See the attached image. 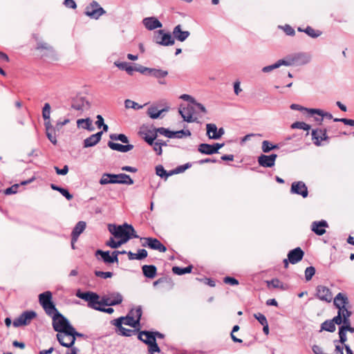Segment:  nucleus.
I'll return each instance as SVG.
<instances>
[{
    "label": "nucleus",
    "instance_id": "23",
    "mask_svg": "<svg viewBox=\"0 0 354 354\" xmlns=\"http://www.w3.org/2000/svg\"><path fill=\"white\" fill-rule=\"evenodd\" d=\"M328 227V223L326 221H315L311 225V230L316 234L321 236L325 234V228Z\"/></svg>",
    "mask_w": 354,
    "mask_h": 354
},
{
    "label": "nucleus",
    "instance_id": "54",
    "mask_svg": "<svg viewBox=\"0 0 354 354\" xmlns=\"http://www.w3.org/2000/svg\"><path fill=\"white\" fill-rule=\"evenodd\" d=\"M110 138L113 140H120L122 143L127 144L129 142L128 138L122 133L120 134H112L110 136Z\"/></svg>",
    "mask_w": 354,
    "mask_h": 354
},
{
    "label": "nucleus",
    "instance_id": "5",
    "mask_svg": "<svg viewBox=\"0 0 354 354\" xmlns=\"http://www.w3.org/2000/svg\"><path fill=\"white\" fill-rule=\"evenodd\" d=\"M39 301L47 315H53L56 311V308L52 301V293L46 291L39 295Z\"/></svg>",
    "mask_w": 354,
    "mask_h": 354
},
{
    "label": "nucleus",
    "instance_id": "51",
    "mask_svg": "<svg viewBox=\"0 0 354 354\" xmlns=\"http://www.w3.org/2000/svg\"><path fill=\"white\" fill-rule=\"evenodd\" d=\"M348 331L347 327H340L339 330V340L338 341L342 344H345L347 340L346 332Z\"/></svg>",
    "mask_w": 354,
    "mask_h": 354
},
{
    "label": "nucleus",
    "instance_id": "12",
    "mask_svg": "<svg viewBox=\"0 0 354 354\" xmlns=\"http://www.w3.org/2000/svg\"><path fill=\"white\" fill-rule=\"evenodd\" d=\"M316 297L321 301L330 303L333 300V294L326 286L319 285L316 288Z\"/></svg>",
    "mask_w": 354,
    "mask_h": 354
},
{
    "label": "nucleus",
    "instance_id": "64",
    "mask_svg": "<svg viewBox=\"0 0 354 354\" xmlns=\"http://www.w3.org/2000/svg\"><path fill=\"white\" fill-rule=\"evenodd\" d=\"M18 188H19L18 184L13 185L12 186L5 189L4 194L6 195L16 194L18 191Z\"/></svg>",
    "mask_w": 354,
    "mask_h": 354
},
{
    "label": "nucleus",
    "instance_id": "42",
    "mask_svg": "<svg viewBox=\"0 0 354 354\" xmlns=\"http://www.w3.org/2000/svg\"><path fill=\"white\" fill-rule=\"evenodd\" d=\"M115 65L120 69L127 71L129 75L135 71V68L127 62H115Z\"/></svg>",
    "mask_w": 354,
    "mask_h": 354
},
{
    "label": "nucleus",
    "instance_id": "32",
    "mask_svg": "<svg viewBox=\"0 0 354 354\" xmlns=\"http://www.w3.org/2000/svg\"><path fill=\"white\" fill-rule=\"evenodd\" d=\"M138 338L147 345L152 343L153 342H155L156 340V336L153 335V333L149 331L140 332Z\"/></svg>",
    "mask_w": 354,
    "mask_h": 354
},
{
    "label": "nucleus",
    "instance_id": "40",
    "mask_svg": "<svg viewBox=\"0 0 354 354\" xmlns=\"http://www.w3.org/2000/svg\"><path fill=\"white\" fill-rule=\"evenodd\" d=\"M266 283L268 287L272 286L273 288H280L281 290H285L286 288V285L278 279H273L270 281H267Z\"/></svg>",
    "mask_w": 354,
    "mask_h": 354
},
{
    "label": "nucleus",
    "instance_id": "14",
    "mask_svg": "<svg viewBox=\"0 0 354 354\" xmlns=\"http://www.w3.org/2000/svg\"><path fill=\"white\" fill-rule=\"evenodd\" d=\"M290 192L292 194H295L298 195H301L303 198H306L308 196V188L306 186L305 183L302 181H297L292 183Z\"/></svg>",
    "mask_w": 354,
    "mask_h": 354
},
{
    "label": "nucleus",
    "instance_id": "8",
    "mask_svg": "<svg viewBox=\"0 0 354 354\" xmlns=\"http://www.w3.org/2000/svg\"><path fill=\"white\" fill-rule=\"evenodd\" d=\"M200 109L193 104H189L185 107L179 109V113L183 120L187 122H194L197 121V117L195 115L197 111Z\"/></svg>",
    "mask_w": 354,
    "mask_h": 354
},
{
    "label": "nucleus",
    "instance_id": "35",
    "mask_svg": "<svg viewBox=\"0 0 354 354\" xmlns=\"http://www.w3.org/2000/svg\"><path fill=\"white\" fill-rule=\"evenodd\" d=\"M85 228L86 223L84 221H79L77 223L72 232V236H73L74 241H77L79 236L83 232Z\"/></svg>",
    "mask_w": 354,
    "mask_h": 354
},
{
    "label": "nucleus",
    "instance_id": "60",
    "mask_svg": "<svg viewBox=\"0 0 354 354\" xmlns=\"http://www.w3.org/2000/svg\"><path fill=\"white\" fill-rule=\"evenodd\" d=\"M254 317L259 321V322L262 325H266L268 324L267 319L265 315L259 313L254 315Z\"/></svg>",
    "mask_w": 354,
    "mask_h": 354
},
{
    "label": "nucleus",
    "instance_id": "46",
    "mask_svg": "<svg viewBox=\"0 0 354 354\" xmlns=\"http://www.w3.org/2000/svg\"><path fill=\"white\" fill-rule=\"evenodd\" d=\"M322 329L328 332H334L335 330V325L332 320H327L322 323Z\"/></svg>",
    "mask_w": 354,
    "mask_h": 354
},
{
    "label": "nucleus",
    "instance_id": "20",
    "mask_svg": "<svg viewBox=\"0 0 354 354\" xmlns=\"http://www.w3.org/2000/svg\"><path fill=\"white\" fill-rule=\"evenodd\" d=\"M304 254V253L300 248H296L288 252V261L292 264H295L302 259Z\"/></svg>",
    "mask_w": 354,
    "mask_h": 354
},
{
    "label": "nucleus",
    "instance_id": "44",
    "mask_svg": "<svg viewBox=\"0 0 354 354\" xmlns=\"http://www.w3.org/2000/svg\"><path fill=\"white\" fill-rule=\"evenodd\" d=\"M192 266H189L186 268H180V267L175 266V267H173V268H172L173 272L178 275H182L184 274L189 273L192 272Z\"/></svg>",
    "mask_w": 354,
    "mask_h": 354
},
{
    "label": "nucleus",
    "instance_id": "31",
    "mask_svg": "<svg viewBox=\"0 0 354 354\" xmlns=\"http://www.w3.org/2000/svg\"><path fill=\"white\" fill-rule=\"evenodd\" d=\"M169 109V106H166L160 110H158L156 106H151L148 109L147 114L151 119H157L160 117L163 112H167Z\"/></svg>",
    "mask_w": 354,
    "mask_h": 354
},
{
    "label": "nucleus",
    "instance_id": "18",
    "mask_svg": "<svg viewBox=\"0 0 354 354\" xmlns=\"http://www.w3.org/2000/svg\"><path fill=\"white\" fill-rule=\"evenodd\" d=\"M277 154L261 155L258 158L259 164L263 167H272L274 165L277 159Z\"/></svg>",
    "mask_w": 354,
    "mask_h": 354
},
{
    "label": "nucleus",
    "instance_id": "52",
    "mask_svg": "<svg viewBox=\"0 0 354 354\" xmlns=\"http://www.w3.org/2000/svg\"><path fill=\"white\" fill-rule=\"evenodd\" d=\"M291 128L308 131L310 129V126L304 122H295L291 124Z\"/></svg>",
    "mask_w": 354,
    "mask_h": 354
},
{
    "label": "nucleus",
    "instance_id": "13",
    "mask_svg": "<svg viewBox=\"0 0 354 354\" xmlns=\"http://www.w3.org/2000/svg\"><path fill=\"white\" fill-rule=\"evenodd\" d=\"M122 296L118 292H113L102 297V303L105 306H115L122 301Z\"/></svg>",
    "mask_w": 354,
    "mask_h": 354
},
{
    "label": "nucleus",
    "instance_id": "2",
    "mask_svg": "<svg viewBox=\"0 0 354 354\" xmlns=\"http://www.w3.org/2000/svg\"><path fill=\"white\" fill-rule=\"evenodd\" d=\"M76 336H82L74 328H70V330L57 333V339L59 344L66 348H71L75 342Z\"/></svg>",
    "mask_w": 354,
    "mask_h": 354
},
{
    "label": "nucleus",
    "instance_id": "22",
    "mask_svg": "<svg viewBox=\"0 0 354 354\" xmlns=\"http://www.w3.org/2000/svg\"><path fill=\"white\" fill-rule=\"evenodd\" d=\"M122 324L128 325L133 328H136L139 325L138 319H133L129 314L125 317H120L115 320V325L117 327H120V325Z\"/></svg>",
    "mask_w": 354,
    "mask_h": 354
},
{
    "label": "nucleus",
    "instance_id": "10",
    "mask_svg": "<svg viewBox=\"0 0 354 354\" xmlns=\"http://www.w3.org/2000/svg\"><path fill=\"white\" fill-rule=\"evenodd\" d=\"M105 13L104 10L97 3L93 1L86 8L85 14L92 19H98Z\"/></svg>",
    "mask_w": 354,
    "mask_h": 354
},
{
    "label": "nucleus",
    "instance_id": "19",
    "mask_svg": "<svg viewBox=\"0 0 354 354\" xmlns=\"http://www.w3.org/2000/svg\"><path fill=\"white\" fill-rule=\"evenodd\" d=\"M142 24L149 30H153L156 28H162V23L156 17H150L143 19Z\"/></svg>",
    "mask_w": 354,
    "mask_h": 354
},
{
    "label": "nucleus",
    "instance_id": "9",
    "mask_svg": "<svg viewBox=\"0 0 354 354\" xmlns=\"http://www.w3.org/2000/svg\"><path fill=\"white\" fill-rule=\"evenodd\" d=\"M37 314L35 311L30 310L24 312L17 318L13 321V326L16 328L22 326L28 325L31 321L36 317Z\"/></svg>",
    "mask_w": 354,
    "mask_h": 354
},
{
    "label": "nucleus",
    "instance_id": "29",
    "mask_svg": "<svg viewBox=\"0 0 354 354\" xmlns=\"http://www.w3.org/2000/svg\"><path fill=\"white\" fill-rule=\"evenodd\" d=\"M108 146L112 150L118 151L120 152H127L133 149V145H132L128 144V145H123L116 143V142H113L111 141L108 142Z\"/></svg>",
    "mask_w": 354,
    "mask_h": 354
},
{
    "label": "nucleus",
    "instance_id": "55",
    "mask_svg": "<svg viewBox=\"0 0 354 354\" xmlns=\"http://www.w3.org/2000/svg\"><path fill=\"white\" fill-rule=\"evenodd\" d=\"M51 109L48 103H46L42 109V117L44 120L50 119Z\"/></svg>",
    "mask_w": 354,
    "mask_h": 354
},
{
    "label": "nucleus",
    "instance_id": "27",
    "mask_svg": "<svg viewBox=\"0 0 354 354\" xmlns=\"http://www.w3.org/2000/svg\"><path fill=\"white\" fill-rule=\"evenodd\" d=\"M89 102L84 97H77L73 103L72 107L80 111H83L89 108Z\"/></svg>",
    "mask_w": 354,
    "mask_h": 354
},
{
    "label": "nucleus",
    "instance_id": "38",
    "mask_svg": "<svg viewBox=\"0 0 354 354\" xmlns=\"http://www.w3.org/2000/svg\"><path fill=\"white\" fill-rule=\"evenodd\" d=\"M142 272L145 277L153 279L156 274V268L154 266L145 265L142 266Z\"/></svg>",
    "mask_w": 354,
    "mask_h": 354
},
{
    "label": "nucleus",
    "instance_id": "11",
    "mask_svg": "<svg viewBox=\"0 0 354 354\" xmlns=\"http://www.w3.org/2000/svg\"><path fill=\"white\" fill-rule=\"evenodd\" d=\"M206 134L209 139L218 140L225 133L223 128L218 129L216 125L213 123H208L206 124Z\"/></svg>",
    "mask_w": 354,
    "mask_h": 354
},
{
    "label": "nucleus",
    "instance_id": "24",
    "mask_svg": "<svg viewBox=\"0 0 354 354\" xmlns=\"http://www.w3.org/2000/svg\"><path fill=\"white\" fill-rule=\"evenodd\" d=\"M190 35L189 31L182 30L181 25H177L173 30V35L174 39H176L179 41H184Z\"/></svg>",
    "mask_w": 354,
    "mask_h": 354
},
{
    "label": "nucleus",
    "instance_id": "53",
    "mask_svg": "<svg viewBox=\"0 0 354 354\" xmlns=\"http://www.w3.org/2000/svg\"><path fill=\"white\" fill-rule=\"evenodd\" d=\"M156 132L160 133L161 135H163L167 138H174V131H169L167 129L160 127L156 129Z\"/></svg>",
    "mask_w": 354,
    "mask_h": 354
},
{
    "label": "nucleus",
    "instance_id": "4",
    "mask_svg": "<svg viewBox=\"0 0 354 354\" xmlns=\"http://www.w3.org/2000/svg\"><path fill=\"white\" fill-rule=\"evenodd\" d=\"M53 318V326L55 331L60 333L70 330V328H73L68 321V319L61 315L57 310L53 315H49Z\"/></svg>",
    "mask_w": 354,
    "mask_h": 354
},
{
    "label": "nucleus",
    "instance_id": "33",
    "mask_svg": "<svg viewBox=\"0 0 354 354\" xmlns=\"http://www.w3.org/2000/svg\"><path fill=\"white\" fill-rule=\"evenodd\" d=\"M77 125L78 128H81L83 129H86L89 131H92L94 130V127L93 126L92 120L88 118L86 119H79L77 120Z\"/></svg>",
    "mask_w": 354,
    "mask_h": 354
},
{
    "label": "nucleus",
    "instance_id": "25",
    "mask_svg": "<svg viewBox=\"0 0 354 354\" xmlns=\"http://www.w3.org/2000/svg\"><path fill=\"white\" fill-rule=\"evenodd\" d=\"M112 178L114 180L115 184H124L128 185L133 184V180L129 175L125 174H113Z\"/></svg>",
    "mask_w": 354,
    "mask_h": 354
},
{
    "label": "nucleus",
    "instance_id": "45",
    "mask_svg": "<svg viewBox=\"0 0 354 354\" xmlns=\"http://www.w3.org/2000/svg\"><path fill=\"white\" fill-rule=\"evenodd\" d=\"M278 148H279L278 145H272L270 142H269L268 140H264L262 142L261 149L264 153H268L271 150L276 149Z\"/></svg>",
    "mask_w": 354,
    "mask_h": 354
},
{
    "label": "nucleus",
    "instance_id": "6",
    "mask_svg": "<svg viewBox=\"0 0 354 354\" xmlns=\"http://www.w3.org/2000/svg\"><path fill=\"white\" fill-rule=\"evenodd\" d=\"M351 315V313L349 310H344L338 311L337 315L335 316L332 321L333 323L337 325H341V327H347L348 332L353 333L354 328L351 326V322L349 317Z\"/></svg>",
    "mask_w": 354,
    "mask_h": 354
},
{
    "label": "nucleus",
    "instance_id": "58",
    "mask_svg": "<svg viewBox=\"0 0 354 354\" xmlns=\"http://www.w3.org/2000/svg\"><path fill=\"white\" fill-rule=\"evenodd\" d=\"M315 274V269L313 266L306 268L305 270V278L306 281H310Z\"/></svg>",
    "mask_w": 354,
    "mask_h": 354
},
{
    "label": "nucleus",
    "instance_id": "7",
    "mask_svg": "<svg viewBox=\"0 0 354 354\" xmlns=\"http://www.w3.org/2000/svg\"><path fill=\"white\" fill-rule=\"evenodd\" d=\"M153 40L157 44L168 46L175 43V39L169 32H165L163 30L156 31L153 34Z\"/></svg>",
    "mask_w": 354,
    "mask_h": 354
},
{
    "label": "nucleus",
    "instance_id": "34",
    "mask_svg": "<svg viewBox=\"0 0 354 354\" xmlns=\"http://www.w3.org/2000/svg\"><path fill=\"white\" fill-rule=\"evenodd\" d=\"M180 98L183 100L189 102V104H194L196 107H198L200 109V111L203 112V113H206L207 111L205 107L202 104L196 102L194 98L192 97L191 95L187 94H183L180 96Z\"/></svg>",
    "mask_w": 354,
    "mask_h": 354
},
{
    "label": "nucleus",
    "instance_id": "41",
    "mask_svg": "<svg viewBox=\"0 0 354 354\" xmlns=\"http://www.w3.org/2000/svg\"><path fill=\"white\" fill-rule=\"evenodd\" d=\"M50 187L53 190L58 191L62 196H64L67 200L70 201L73 198V195L69 193V192L62 187H58L54 184L50 185Z\"/></svg>",
    "mask_w": 354,
    "mask_h": 354
},
{
    "label": "nucleus",
    "instance_id": "15",
    "mask_svg": "<svg viewBox=\"0 0 354 354\" xmlns=\"http://www.w3.org/2000/svg\"><path fill=\"white\" fill-rule=\"evenodd\" d=\"M144 240L145 241V243L143 244L144 246H148L153 250H156L161 252H165L167 250L166 247L157 239L145 238Z\"/></svg>",
    "mask_w": 354,
    "mask_h": 354
},
{
    "label": "nucleus",
    "instance_id": "1",
    "mask_svg": "<svg viewBox=\"0 0 354 354\" xmlns=\"http://www.w3.org/2000/svg\"><path fill=\"white\" fill-rule=\"evenodd\" d=\"M109 230L114 238H111L106 245L111 248H118L122 244L126 243L131 238H137L135 234L134 228L132 225L124 223L122 225H115L110 224Z\"/></svg>",
    "mask_w": 354,
    "mask_h": 354
},
{
    "label": "nucleus",
    "instance_id": "30",
    "mask_svg": "<svg viewBox=\"0 0 354 354\" xmlns=\"http://www.w3.org/2000/svg\"><path fill=\"white\" fill-rule=\"evenodd\" d=\"M37 49L41 51V56H53L55 50L53 48L46 43L39 44Z\"/></svg>",
    "mask_w": 354,
    "mask_h": 354
},
{
    "label": "nucleus",
    "instance_id": "50",
    "mask_svg": "<svg viewBox=\"0 0 354 354\" xmlns=\"http://www.w3.org/2000/svg\"><path fill=\"white\" fill-rule=\"evenodd\" d=\"M124 106L127 109H133L135 110L141 109L143 107V105H140L137 102L131 100H126L124 101Z\"/></svg>",
    "mask_w": 354,
    "mask_h": 354
},
{
    "label": "nucleus",
    "instance_id": "26",
    "mask_svg": "<svg viewBox=\"0 0 354 354\" xmlns=\"http://www.w3.org/2000/svg\"><path fill=\"white\" fill-rule=\"evenodd\" d=\"M103 131L97 132L91 135L84 140V147H91L97 145L101 140Z\"/></svg>",
    "mask_w": 354,
    "mask_h": 354
},
{
    "label": "nucleus",
    "instance_id": "49",
    "mask_svg": "<svg viewBox=\"0 0 354 354\" xmlns=\"http://www.w3.org/2000/svg\"><path fill=\"white\" fill-rule=\"evenodd\" d=\"M112 176H113V174H104L100 180V185H106L109 183L115 184L114 180L113 179Z\"/></svg>",
    "mask_w": 354,
    "mask_h": 354
},
{
    "label": "nucleus",
    "instance_id": "28",
    "mask_svg": "<svg viewBox=\"0 0 354 354\" xmlns=\"http://www.w3.org/2000/svg\"><path fill=\"white\" fill-rule=\"evenodd\" d=\"M293 63L297 65H304L310 62L311 56L306 53H297L292 55Z\"/></svg>",
    "mask_w": 354,
    "mask_h": 354
},
{
    "label": "nucleus",
    "instance_id": "43",
    "mask_svg": "<svg viewBox=\"0 0 354 354\" xmlns=\"http://www.w3.org/2000/svg\"><path fill=\"white\" fill-rule=\"evenodd\" d=\"M129 315L132 317L133 319H138V324L140 323V319L142 316V308L141 306H137L134 308H132L129 313Z\"/></svg>",
    "mask_w": 354,
    "mask_h": 354
},
{
    "label": "nucleus",
    "instance_id": "48",
    "mask_svg": "<svg viewBox=\"0 0 354 354\" xmlns=\"http://www.w3.org/2000/svg\"><path fill=\"white\" fill-rule=\"evenodd\" d=\"M150 74L156 78H162L167 75L168 73L166 71L160 69L151 68Z\"/></svg>",
    "mask_w": 354,
    "mask_h": 354
},
{
    "label": "nucleus",
    "instance_id": "59",
    "mask_svg": "<svg viewBox=\"0 0 354 354\" xmlns=\"http://www.w3.org/2000/svg\"><path fill=\"white\" fill-rule=\"evenodd\" d=\"M174 138H182L183 137H187L191 136V132L189 130H180L174 131Z\"/></svg>",
    "mask_w": 354,
    "mask_h": 354
},
{
    "label": "nucleus",
    "instance_id": "16",
    "mask_svg": "<svg viewBox=\"0 0 354 354\" xmlns=\"http://www.w3.org/2000/svg\"><path fill=\"white\" fill-rule=\"evenodd\" d=\"M333 301L334 305L338 308V311H342V310H348L347 308L348 301L347 297L345 295L341 292L338 293L334 298Z\"/></svg>",
    "mask_w": 354,
    "mask_h": 354
},
{
    "label": "nucleus",
    "instance_id": "39",
    "mask_svg": "<svg viewBox=\"0 0 354 354\" xmlns=\"http://www.w3.org/2000/svg\"><path fill=\"white\" fill-rule=\"evenodd\" d=\"M198 150L203 154L211 155L215 153L213 145L202 143L199 145Z\"/></svg>",
    "mask_w": 354,
    "mask_h": 354
},
{
    "label": "nucleus",
    "instance_id": "3",
    "mask_svg": "<svg viewBox=\"0 0 354 354\" xmlns=\"http://www.w3.org/2000/svg\"><path fill=\"white\" fill-rule=\"evenodd\" d=\"M76 296L87 301L88 307L97 310H101V306L104 305L102 299L100 300V296L93 292H82L78 290L76 293Z\"/></svg>",
    "mask_w": 354,
    "mask_h": 354
},
{
    "label": "nucleus",
    "instance_id": "47",
    "mask_svg": "<svg viewBox=\"0 0 354 354\" xmlns=\"http://www.w3.org/2000/svg\"><path fill=\"white\" fill-rule=\"evenodd\" d=\"M157 138L156 132H149L144 134V140L150 145H153L154 140Z\"/></svg>",
    "mask_w": 354,
    "mask_h": 354
},
{
    "label": "nucleus",
    "instance_id": "21",
    "mask_svg": "<svg viewBox=\"0 0 354 354\" xmlns=\"http://www.w3.org/2000/svg\"><path fill=\"white\" fill-rule=\"evenodd\" d=\"M312 137L314 144L319 146L322 142L327 139L326 131L325 129H317L312 131Z\"/></svg>",
    "mask_w": 354,
    "mask_h": 354
},
{
    "label": "nucleus",
    "instance_id": "61",
    "mask_svg": "<svg viewBox=\"0 0 354 354\" xmlns=\"http://www.w3.org/2000/svg\"><path fill=\"white\" fill-rule=\"evenodd\" d=\"M46 136L48 137V138L49 139V140L54 145H55L57 143V138H56V134H55V129H53V130H51V131H46Z\"/></svg>",
    "mask_w": 354,
    "mask_h": 354
},
{
    "label": "nucleus",
    "instance_id": "36",
    "mask_svg": "<svg viewBox=\"0 0 354 354\" xmlns=\"http://www.w3.org/2000/svg\"><path fill=\"white\" fill-rule=\"evenodd\" d=\"M308 113L311 114V115L317 114L319 116H321L322 118H320V119L316 118L315 119L317 121H318L319 122H322L324 117H325V118H326L328 119H332L333 118V115H332L331 113H328V112H325L323 110L319 109H309V110H308Z\"/></svg>",
    "mask_w": 354,
    "mask_h": 354
},
{
    "label": "nucleus",
    "instance_id": "57",
    "mask_svg": "<svg viewBox=\"0 0 354 354\" xmlns=\"http://www.w3.org/2000/svg\"><path fill=\"white\" fill-rule=\"evenodd\" d=\"M304 32L308 35H309L310 37H313V38H316L317 37H319L320 35H321V32L319 31V30H315V29H313V28L311 27H307L305 30H304Z\"/></svg>",
    "mask_w": 354,
    "mask_h": 354
},
{
    "label": "nucleus",
    "instance_id": "17",
    "mask_svg": "<svg viewBox=\"0 0 354 354\" xmlns=\"http://www.w3.org/2000/svg\"><path fill=\"white\" fill-rule=\"evenodd\" d=\"M98 254L101 256L102 259L106 263L118 262V252H113L112 254L111 255L109 251L104 252L102 250H98L96 251L95 255L97 256Z\"/></svg>",
    "mask_w": 354,
    "mask_h": 354
},
{
    "label": "nucleus",
    "instance_id": "56",
    "mask_svg": "<svg viewBox=\"0 0 354 354\" xmlns=\"http://www.w3.org/2000/svg\"><path fill=\"white\" fill-rule=\"evenodd\" d=\"M277 64H278V67L279 68L280 66H292V65H294V63H293V59H292V56H291L290 57H288L287 59H279L277 62Z\"/></svg>",
    "mask_w": 354,
    "mask_h": 354
},
{
    "label": "nucleus",
    "instance_id": "37",
    "mask_svg": "<svg viewBox=\"0 0 354 354\" xmlns=\"http://www.w3.org/2000/svg\"><path fill=\"white\" fill-rule=\"evenodd\" d=\"M129 259L130 260L133 259H142L147 257V252L145 249H140L138 251L137 253H133L132 252H127Z\"/></svg>",
    "mask_w": 354,
    "mask_h": 354
},
{
    "label": "nucleus",
    "instance_id": "63",
    "mask_svg": "<svg viewBox=\"0 0 354 354\" xmlns=\"http://www.w3.org/2000/svg\"><path fill=\"white\" fill-rule=\"evenodd\" d=\"M118 330L120 331V333L122 335L129 337L131 336L132 334L134 333V331L131 329H127L124 327H122V325H120V327H118Z\"/></svg>",
    "mask_w": 354,
    "mask_h": 354
},
{
    "label": "nucleus",
    "instance_id": "62",
    "mask_svg": "<svg viewBox=\"0 0 354 354\" xmlns=\"http://www.w3.org/2000/svg\"><path fill=\"white\" fill-rule=\"evenodd\" d=\"M156 173L158 176L160 177H168V174H167L166 170L164 169V167L162 165H158L156 167Z\"/></svg>",
    "mask_w": 354,
    "mask_h": 354
}]
</instances>
